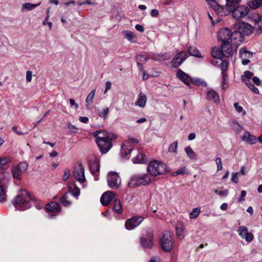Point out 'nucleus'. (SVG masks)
<instances>
[{
	"instance_id": "10",
	"label": "nucleus",
	"mask_w": 262,
	"mask_h": 262,
	"mask_svg": "<svg viewBox=\"0 0 262 262\" xmlns=\"http://www.w3.org/2000/svg\"><path fill=\"white\" fill-rule=\"evenodd\" d=\"M235 28L238 30L243 36L249 35L253 31L252 26L243 21L235 23Z\"/></svg>"
},
{
	"instance_id": "12",
	"label": "nucleus",
	"mask_w": 262,
	"mask_h": 262,
	"mask_svg": "<svg viewBox=\"0 0 262 262\" xmlns=\"http://www.w3.org/2000/svg\"><path fill=\"white\" fill-rule=\"evenodd\" d=\"M143 220V217L138 216H134L132 218L128 219L125 222V228L128 230H133L139 226Z\"/></svg>"
},
{
	"instance_id": "28",
	"label": "nucleus",
	"mask_w": 262,
	"mask_h": 262,
	"mask_svg": "<svg viewBox=\"0 0 262 262\" xmlns=\"http://www.w3.org/2000/svg\"><path fill=\"white\" fill-rule=\"evenodd\" d=\"M206 98L207 99L212 101L215 103H219L220 102L219 95L213 90H210L208 92Z\"/></svg>"
},
{
	"instance_id": "41",
	"label": "nucleus",
	"mask_w": 262,
	"mask_h": 262,
	"mask_svg": "<svg viewBox=\"0 0 262 262\" xmlns=\"http://www.w3.org/2000/svg\"><path fill=\"white\" fill-rule=\"evenodd\" d=\"M40 3H38L37 4H33L29 3L23 4L22 5L21 10L24 11V10H32L35 8L36 7L39 6L40 5Z\"/></svg>"
},
{
	"instance_id": "45",
	"label": "nucleus",
	"mask_w": 262,
	"mask_h": 262,
	"mask_svg": "<svg viewBox=\"0 0 262 262\" xmlns=\"http://www.w3.org/2000/svg\"><path fill=\"white\" fill-rule=\"evenodd\" d=\"M229 65V62L226 60H222L221 63H220V68L222 70L221 74L223 75V74H226V71L228 69Z\"/></svg>"
},
{
	"instance_id": "33",
	"label": "nucleus",
	"mask_w": 262,
	"mask_h": 262,
	"mask_svg": "<svg viewBox=\"0 0 262 262\" xmlns=\"http://www.w3.org/2000/svg\"><path fill=\"white\" fill-rule=\"evenodd\" d=\"M112 204L113 205V209L114 212L118 214H120L122 212V206L120 201L119 199L117 198L115 199Z\"/></svg>"
},
{
	"instance_id": "47",
	"label": "nucleus",
	"mask_w": 262,
	"mask_h": 262,
	"mask_svg": "<svg viewBox=\"0 0 262 262\" xmlns=\"http://www.w3.org/2000/svg\"><path fill=\"white\" fill-rule=\"evenodd\" d=\"M95 94V90H93L87 96L85 102L88 104L92 103Z\"/></svg>"
},
{
	"instance_id": "36",
	"label": "nucleus",
	"mask_w": 262,
	"mask_h": 262,
	"mask_svg": "<svg viewBox=\"0 0 262 262\" xmlns=\"http://www.w3.org/2000/svg\"><path fill=\"white\" fill-rule=\"evenodd\" d=\"M214 10L216 11L218 15L222 16L227 15V13L228 12L226 9V6L225 7H224L222 6L217 5L216 7L214 9Z\"/></svg>"
},
{
	"instance_id": "61",
	"label": "nucleus",
	"mask_w": 262,
	"mask_h": 262,
	"mask_svg": "<svg viewBox=\"0 0 262 262\" xmlns=\"http://www.w3.org/2000/svg\"><path fill=\"white\" fill-rule=\"evenodd\" d=\"M68 126L70 132L72 133H76L78 130V128L71 123H69Z\"/></svg>"
},
{
	"instance_id": "16",
	"label": "nucleus",
	"mask_w": 262,
	"mask_h": 262,
	"mask_svg": "<svg viewBox=\"0 0 262 262\" xmlns=\"http://www.w3.org/2000/svg\"><path fill=\"white\" fill-rule=\"evenodd\" d=\"M116 198L114 192L111 191H107L102 195L100 198V201L103 206H106L110 203H113Z\"/></svg>"
},
{
	"instance_id": "8",
	"label": "nucleus",
	"mask_w": 262,
	"mask_h": 262,
	"mask_svg": "<svg viewBox=\"0 0 262 262\" xmlns=\"http://www.w3.org/2000/svg\"><path fill=\"white\" fill-rule=\"evenodd\" d=\"M73 176L75 179L80 184H83L86 181L84 168L82 164L78 163L75 165L73 171Z\"/></svg>"
},
{
	"instance_id": "2",
	"label": "nucleus",
	"mask_w": 262,
	"mask_h": 262,
	"mask_svg": "<svg viewBox=\"0 0 262 262\" xmlns=\"http://www.w3.org/2000/svg\"><path fill=\"white\" fill-rule=\"evenodd\" d=\"M226 9L229 12L232 13V16L238 19L246 16L249 9L245 6H239L237 7V4L241 0H226Z\"/></svg>"
},
{
	"instance_id": "19",
	"label": "nucleus",
	"mask_w": 262,
	"mask_h": 262,
	"mask_svg": "<svg viewBox=\"0 0 262 262\" xmlns=\"http://www.w3.org/2000/svg\"><path fill=\"white\" fill-rule=\"evenodd\" d=\"M244 36L238 30L234 31L231 32V39L230 41L232 43L235 48H237L238 46L244 40Z\"/></svg>"
},
{
	"instance_id": "63",
	"label": "nucleus",
	"mask_w": 262,
	"mask_h": 262,
	"mask_svg": "<svg viewBox=\"0 0 262 262\" xmlns=\"http://www.w3.org/2000/svg\"><path fill=\"white\" fill-rule=\"evenodd\" d=\"M32 78V72L31 71H27L26 72V81L27 82H31Z\"/></svg>"
},
{
	"instance_id": "17",
	"label": "nucleus",
	"mask_w": 262,
	"mask_h": 262,
	"mask_svg": "<svg viewBox=\"0 0 262 262\" xmlns=\"http://www.w3.org/2000/svg\"><path fill=\"white\" fill-rule=\"evenodd\" d=\"M140 244L143 248H151L154 244L152 233L149 232L143 235L140 238Z\"/></svg>"
},
{
	"instance_id": "46",
	"label": "nucleus",
	"mask_w": 262,
	"mask_h": 262,
	"mask_svg": "<svg viewBox=\"0 0 262 262\" xmlns=\"http://www.w3.org/2000/svg\"><path fill=\"white\" fill-rule=\"evenodd\" d=\"M124 37L130 41H133V39L136 37L135 34L129 31H125L124 32Z\"/></svg>"
},
{
	"instance_id": "42",
	"label": "nucleus",
	"mask_w": 262,
	"mask_h": 262,
	"mask_svg": "<svg viewBox=\"0 0 262 262\" xmlns=\"http://www.w3.org/2000/svg\"><path fill=\"white\" fill-rule=\"evenodd\" d=\"M185 152L186 153L187 156L191 159H195L196 158V155L194 151L192 149L188 146L185 148Z\"/></svg>"
},
{
	"instance_id": "27",
	"label": "nucleus",
	"mask_w": 262,
	"mask_h": 262,
	"mask_svg": "<svg viewBox=\"0 0 262 262\" xmlns=\"http://www.w3.org/2000/svg\"><path fill=\"white\" fill-rule=\"evenodd\" d=\"M147 161L146 156L141 153H138L132 159V161L135 164H144L147 163Z\"/></svg>"
},
{
	"instance_id": "7",
	"label": "nucleus",
	"mask_w": 262,
	"mask_h": 262,
	"mask_svg": "<svg viewBox=\"0 0 262 262\" xmlns=\"http://www.w3.org/2000/svg\"><path fill=\"white\" fill-rule=\"evenodd\" d=\"M138 141L134 138H129L128 140L124 142L121 148V156L123 158L126 157L132 151L133 147Z\"/></svg>"
},
{
	"instance_id": "53",
	"label": "nucleus",
	"mask_w": 262,
	"mask_h": 262,
	"mask_svg": "<svg viewBox=\"0 0 262 262\" xmlns=\"http://www.w3.org/2000/svg\"><path fill=\"white\" fill-rule=\"evenodd\" d=\"M213 191L216 194H218L220 196H226L228 194V190L225 189L222 191L219 190L217 189H214Z\"/></svg>"
},
{
	"instance_id": "22",
	"label": "nucleus",
	"mask_w": 262,
	"mask_h": 262,
	"mask_svg": "<svg viewBox=\"0 0 262 262\" xmlns=\"http://www.w3.org/2000/svg\"><path fill=\"white\" fill-rule=\"evenodd\" d=\"M176 77L186 85L190 88L191 77L188 74L181 69H178L176 73Z\"/></svg>"
},
{
	"instance_id": "24",
	"label": "nucleus",
	"mask_w": 262,
	"mask_h": 262,
	"mask_svg": "<svg viewBox=\"0 0 262 262\" xmlns=\"http://www.w3.org/2000/svg\"><path fill=\"white\" fill-rule=\"evenodd\" d=\"M90 168L92 174L94 177L95 180L97 181L98 180L97 176L100 170V164L99 161L97 160L91 161L90 164Z\"/></svg>"
},
{
	"instance_id": "1",
	"label": "nucleus",
	"mask_w": 262,
	"mask_h": 262,
	"mask_svg": "<svg viewBox=\"0 0 262 262\" xmlns=\"http://www.w3.org/2000/svg\"><path fill=\"white\" fill-rule=\"evenodd\" d=\"M35 200L26 190H21L18 195L13 199V204L16 209L23 211L31 207L32 202H35Z\"/></svg>"
},
{
	"instance_id": "48",
	"label": "nucleus",
	"mask_w": 262,
	"mask_h": 262,
	"mask_svg": "<svg viewBox=\"0 0 262 262\" xmlns=\"http://www.w3.org/2000/svg\"><path fill=\"white\" fill-rule=\"evenodd\" d=\"M201 212V210L199 208H194L189 214L190 219H195L197 217Z\"/></svg>"
},
{
	"instance_id": "29",
	"label": "nucleus",
	"mask_w": 262,
	"mask_h": 262,
	"mask_svg": "<svg viewBox=\"0 0 262 262\" xmlns=\"http://www.w3.org/2000/svg\"><path fill=\"white\" fill-rule=\"evenodd\" d=\"M147 102V97L144 94L140 93L138 96L137 101L135 102V105L140 107L143 108L145 106Z\"/></svg>"
},
{
	"instance_id": "62",
	"label": "nucleus",
	"mask_w": 262,
	"mask_h": 262,
	"mask_svg": "<svg viewBox=\"0 0 262 262\" xmlns=\"http://www.w3.org/2000/svg\"><path fill=\"white\" fill-rule=\"evenodd\" d=\"M253 82L257 85H262V81H261L257 77L255 76L252 78Z\"/></svg>"
},
{
	"instance_id": "52",
	"label": "nucleus",
	"mask_w": 262,
	"mask_h": 262,
	"mask_svg": "<svg viewBox=\"0 0 262 262\" xmlns=\"http://www.w3.org/2000/svg\"><path fill=\"white\" fill-rule=\"evenodd\" d=\"M187 173H188V172L186 170V169H185V168L183 167V168H181L178 169L176 171L173 172L172 176H178L179 174H187Z\"/></svg>"
},
{
	"instance_id": "51",
	"label": "nucleus",
	"mask_w": 262,
	"mask_h": 262,
	"mask_svg": "<svg viewBox=\"0 0 262 262\" xmlns=\"http://www.w3.org/2000/svg\"><path fill=\"white\" fill-rule=\"evenodd\" d=\"M222 88L223 90H226L227 87L228 85L227 83V75L226 74H223L222 75Z\"/></svg>"
},
{
	"instance_id": "15",
	"label": "nucleus",
	"mask_w": 262,
	"mask_h": 262,
	"mask_svg": "<svg viewBox=\"0 0 262 262\" xmlns=\"http://www.w3.org/2000/svg\"><path fill=\"white\" fill-rule=\"evenodd\" d=\"M187 58L185 51H182L176 55L171 61V66L175 68H178Z\"/></svg>"
},
{
	"instance_id": "59",
	"label": "nucleus",
	"mask_w": 262,
	"mask_h": 262,
	"mask_svg": "<svg viewBox=\"0 0 262 262\" xmlns=\"http://www.w3.org/2000/svg\"><path fill=\"white\" fill-rule=\"evenodd\" d=\"M6 200V194L4 188L0 185V202Z\"/></svg>"
},
{
	"instance_id": "26",
	"label": "nucleus",
	"mask_w": 262,
	"mask_h": 262,
	"mask_svg": "<svg viewBox=\"0 0 262 262\" xmlns=\"http://www.w3.org/2000/svg\"><path fill=\"white\" fill-rule=\"evenodd\" d=\"M242 140L250 144H254L256 142V138L255 136L250 134L249 132H246L242 136Z\"/></svg>"
},
{
	"instance_id": "30",
	"label": "nucleus",
	"mask_w": 262,
	"mask_h": 262,
	"mask_svg": "<svg viewBox=\"0 0 262 262\" xmlns=\"http://www.w3.org/2000/svg\"><path fill=\"white\" fill-rule=\"evenodd\" d=\"M176 234L179 239H182L185 237V227L182 224H178L176 227Z\"/></svg>"
},
{
	"instance_id": "64",
	"label": "nucleus",
	"mask_w": 262,
	"mask_h": 262,
	"mask_svg": "<svg viewBox=\"0 0 262 262\" xmlns=\"http://www.w3.org/2000/svg\"><path fill=\"white\" fill-rule=\"evenodd\" d=\"M247 192L245 190H243L241 191V196L238 199L239 202H242L245 200V197L246 196Z\"/></svg>"
},
{
	"instance_id": "4",
	"label": "nucleus",
	"mask_w": 262,
	"mask_h": 262,
	"mask_svg": "<svg viewBox=\"0 0 262 262\" xmlns=\"http://www.w3.org/2000/svg\"><path fill=\"white\" fill-rule=\"evenodd\" d=\"M147 171L150 177H157L165 174L167 172L168 169L164 163L154 160L149 163Z\"/></svg>"
},
{
	"instance_id": "54",
	"label": "nucleus",
	"mask_w": 262,
	"mask_h": 262,
	"mask_svg": "<svg viewBox=\"0 0 262 262\" xmlns=\"http://www.w3.org/2000/svg\"><path fill=\"white\" fill-rule=\"evenodd\" d=\"M137 60L140 62L146 61L149 57L146 54L138 55L136 57Z\"/></svg>"
},
{
	"instance_id": "60",
	"label": "nucleus",
	"mask_w": 262,
	"mask_h": 262,
	"mask_svg": "<svg viewBox=\"0 0 262 262\" xmlns=\"http://www.w3.org/2000/svg\"><path fill=\"white\" fill-rule=\"evenodd\" d=\"M3 178L0 177V182L5 183V180L8 181L10 178L9 174L8 173L4 172L2 173Z\"/></svg>"
},
{
	"instance_id": "35",
	"label": "nucleus",
	"mask_w": 262,
	"mask_h": 262,
	"mask_svg": "<svg viewBox=\"0 0 262 262\" xmlns=\"http://www.w3.org/2000/svg\"><path fill=\"white\" fill-rule=\"evenodd\" d=\"M11 160L9 157H0V169H4L7 168V165L10 163Z\"/></svg>"
},
{
	"instance_id": "34",
	"label": "nucleus",
	"mask_w": 262,
	"mask_h": 262,
	"mask_svg": "<svg viewBox=\"0 0 262 262\" xmlns=\"http://www.w3.org/2000/svg\"><path fill=\"white\" fill-rule=\"evenodd\" d=\"M247 4L251 9H255L262 6V0H251Z\"/></svg>"
},
{
	"instance_id": "21",
	"label": "nucleus",
	"mask_w": 262,
	"mask_h": 262,
	"mask_svg": "<svg viewBox=\"0 0 262 262\" xmlns=\"http://www.w3.org/2000/svg\"><path fill=\"white\" fill-rule=\"evenodd\" d=\"M232 45L230 41L221 42V49L224 57H228L234 54Z\"/></svg>"
},
{
	"instance_id": "31",
	"label": "nucleus",
	"mask_w": 262,
	"mask_h": 262,
	"mask_svg": "<svg viewBox=\"0 0 262 262\" xmlns=\"http://www.w3.org/2000/svg\"><path fill=\"white\" fill-rule=\"evenodd\" d=\"M211 55L213 57L219 59H221L224 56L222 50H220L218 47H214L212 48Z\"/></svg>"
},
{
	"instance_id": "3",
	"label": "nucleus",
	"mask_w": 262,
	"mask_h": 262,
	"mask_svg": "<svg viewBox=\"0 0 262 262\" xmlns=\"http://www.w3.org/2000/svg\"><path fill=\"white\" fill-rule=\"evenodd\" d=\"M152 180L149 174L140 173L132 176L128 182L130 187H135L140 186H147L151 183Z\"/></svg>"
},
{
	"instance_id": "49",
	"label": "nucleus",
	"mask_w": 262,
	"mask_h": 262,
	"mask_svg": "<svg viewBox=\"0 0 262 262\" xmlns=\"http://www.w3.org/2000/svg\"><path fill=\"white\" fill-rule=\"evenodd\" d=\"M178 142L174 141L171 143L168 147V151L170 152H177Z\"/></svg>"
},
{
	"instance_id": "44",
	"label": "nucleus",
	"mask_w": 262,
	"mask_h": 262,
	"mask_svg": "<svg viewBox=\"0 0 262 262\" xmlns=\"http://www.w3.org/2000/svg\"><path fill=\"white\" fill-rule=\"evenodd\" d=\"M109 113V108L108 107H105L102 110H98L97 114L100 117L106 119L107 115Z\"/></svg>"
},
{
	"instance_id": "58",
	"label": "nucleus",
	"mask_w": 262,
	"mask_h": 262,
	"mask_svg": "<svg viewBox=\"0 0 262 262\" xmlns=\"http://www.w3.org/2000/svg\"><path fill=\"white\" fill-rule=\"evenodd\" d=\"M71 175V171L69 169H66L64 171V174L62 176V180L63 181H66L70 177Z\"/></svg>"
},
{
	"instance_id": "40",
	"label": "nucleus",
	"mask_w": 262,
	"mask_h": 262,
	"mask_svg": "<svg viewBox=\"0 0 262 262\" xmlns=\"http://www.w3.org/2000/svg\"><path fill=\"white\" fill-rule=\"evenodd\" d=\"M188 52L191 56H195L199 58H202L201 54L200 53L199 51L194 47H189L188 49Z\"/></svg>"
},
{
	"instance_id": "20",
	"label": "nucleus",
	"mask_w": 262,
	"mask_h": 262,
	"mask_svg": "<svg viewBox=\"0 0 262 262\" xmlns=\"http://www.w3.org/2000/svg\"><path fill=\"white\" fill-rule=\"evenodd\" d=\"M237 232L242 238L245 239L248 242H251L253 239V235L249 232L248 228L244 226H239Z\"/></svg>"
},
{
	"instance_id": "43",
	"label": "nucleus",
	"mask_w": 262,
	"mask_h": 262,
	"mask_svg": "<svg viewBox=\"0 0 262 262\" xmlns=\"http://www.w3.org/2000/svg\"><path fill=\"white\" fill-rule=\"evenodd\" d=\"M231 126L235 132L238 133L243 129V126L235 121H232L231 122Z\"/></svg>"
},
{
	"instance_id": "37",
	"label": "nucleus",
	"mask_w": 262,
	"mask_h": 262,
	"mask_svg": "<svg viewBox=\"0 0 262 262\" xmlns=\"http://www.w3.org/2000/svg\"><path fill=\"white\" fill-rule=\"evenodd\" d=\"M253 73L250 71H246L244 72V75L242 76V81L246 84L251 82L250 78L253 76Z\"/></svg>"
},
{
	"instance_id": "38",
	"label": "nucleus",
	"mask_w": 262,
	"mask_h": 262,
	"mask_svg": "<svg viewBox=\"0 0 262 262\" xmlns=\"http://www.w3.org/2000/svg\"><path fill=\"white\" fill-rule=\"evenodd\" d=\"M69 193L68 192H66L60 199L61 203L65 207H68L71 204V202L69 200Z\"/></svg>"
},
{
	"instance_id": "13",
	"label": "nucleus",
	"mask_w": 262,
	"mask_h": 262,
	"mask_svg": "<svg viewBox=\"0 0 262 262\" xmlns=\"http://www.w3.org/2000/svg\"><path fill=\"white\" fill-rule=\"evenodd\" d=\"M232 31L227 28L221 29L217 35V41L220 42L230 41Z\"/></svg>"
},
{
	"instance_id": "18",
	"label": "nucleus",
	"mask_w": 262,
	"mask_h": 262,
	"mask_svg": "<svg viewBox=\"0 0 262 262\" xmlns=\"http://www.w3.org/2000/svg\"><path fill=\"white\" fill-rule=\"evenodd\" d=\"M252 56V52L247 50L246 48H242L239 50V58L243 65L248 64L250 62V59Z\"/></svg>"
},
{
	"instance_id": "50",
	"label": "nucleus",
	"mask_w": 262,
	"mask_h": 262,
	"mask_svg": "<svg viewBox=\"0 0 262 262\" xmlns=\"http://www.w3.org/2000/svg\"><path fill=\"white\" fill-rule=\"evenodd\" d=\"M207 15L209 19L211 21V25L212 26H215L218 23H219L221 20L220 19H214L213 16H212L209 12H207Z\"/></svg>"
},
{
	"instance_id": "25",
	"label": "nucleus",
	"mask_w": 262,
	"mask_h": 262,
	"mask_svg": "<svg viewBox=\"0 0 262 262\" xmlns=\"http://www.w3.org/2000/svg\"><path fill=\"white\" fill-rule=\"evenodd\" d=\"M250 18L253 21L257 28L262 32V15L257 13L251 14Z\"/></svg>"
},
{
	"instance_id": "5",
	"label": "nucleus",
	"mask_w": 262,
	"mask_h": 262,
	"mask_svg": "<svg viewBox=\"0 0 262 262\" xmlns=\"http://www.w3.org/2000/svg\"><path fill=\"white\" fill-rule=\"evenodd\" d=\"M160 245L161 249L164 252L171 251L173 245L172 233L169 231H164L160 238Z\"/></svg>"
},
{
	"instance_id": "9",
	"label": "nucleus",
	"mask_w": 262,
	"mask_h": 262,
	"mask_svg": "<svg viewBox=\"0 0 262 262\" xmlns=\"http://www.w3.org/2000/svg\"><path fill=\"white\" fill-rule=\"evenodd\" d=\"M107 183L109 187L112 189L119 188L121 184V178L115 172H110L107 175Z\"/></svg>"
},
{
	"instance_id": "11",
	"label": "nucleus",
	"mask_w": 262,
	"mask_h": 262,
	"mask_svg": "<svg viewBox=\"0 0 262 262\" xmlns=\"http://www.w3.org/2000/svg\"><path fill=\"white\" fill-rule=\"evenodd\" d=\"M46 209L49 212L48 217L50 219H52L60 211L59 204L56 202H51L47 204Z\"/></svg>"
},
{
	"instance_id": "55",
	"label": "nucleus",
	"mask_w": 262,
	"mask_h": 262,
	"mask_svg": "<svg viewBox=\"0 0 262 262\" xmlns=\"http://www.w3.org/2000/svg\"><path fill=\"white\" fill-rule=\"evenodd\" d=\"M215 163L217 165V171L222 170L223 168V165L221 159L220 157H217L215 159Z\"/></svg>"
},
{
	"instance_id": "14",
	"label": "nucleus",
	"mask_w": 262,
	"mask_h": 262,
	"mask_svg": "<svg viewBox=\"0 0 262 262\" xmlns=\"http://www.w3.org/2000/svg\"><path fill=\"white\" fill-rule=\"evenodd\" d=\"M112 140L110 139H96V142L98 145V146L99 147L100 151L102 154H106L112 148Z\"/></svg>"
},
{
	"instance_id": "56",
	"label": "nucleus",
	"mask_w": 262,
	"mask_h": 262,
	"mask_svg": "<svg viewBox=\"0 0 262 262\" xmlns=\"http://www.w3.org/2000/svg\"><path fill=\"white\" fill-rule=\"evenodd\" d=\"M246 85L248 86V88L255 94H258L259 93V91L258 89L251 82L246 84Z\"/></svg>"
},
{
	"instance_id": "23",
	"label": "nucleus",
	"mask_w": 262,
	"mask_h": 262,
	"mask_svg": "<svg viewBox=\"0 0 262 262\" xmlns=\"http://www.w3.org/2000/svg\"><path fill=\"white\" fill-rule=\"evenodd\" d=\"M94 136L96 137V139L104 140L110 139L113 140L116 139V136L115 135L108 133L104 130H97L94 133Z\"/></svg>"
},
{
	"instance_id": "32",
	"label": "nucleus",
	"mask_w": 262,
	"mask_h": 262,
	"mask_svg": "<svg viewBox=\"0 0 262 262\" xmlns=\"http://www.w3.org/2000/svg\"><path fill=\"white\" fill-rule=\"evenodd\" d=\"M69 192L74 196L77 198L80 194V189L75 184L69 186Z\"/></svg>"
},
{
	"instance_id": "57",
	"label": "nucleus",
	"mask_w": 262,
	"mask_h": 262,
	"mask_svg": "<svg viewBox=\"0 0 262 262\" xmlns=\"http://www.w3.org/2000/svg\"><path fill=\"white\" fill-rule=\"evenodd\" d=\"M206 2L210 7L214 9L217 5V3L214 0H206Z\"/></svg>"
},
{
	"instance_id": "6",
	"label": "nucleus",
	"mask_w": 262,
	"mask_h": 262,
	"mask_svg": "<svg viewBox=\"0 0 262 262\" xmlns=\"http://www.w3.org/2000/svg\"><path fill=\"white\" fill-rule=\"evenodd\" d=\"M28 165L26 162H20L13 165L11 168V173L14 179L20 180L22 174L27 170Z\"/></svg>"
},
{
	"instance_id": "39",
	"label": "nucleus",
	"mask_w": 262,
	"mask_h": 262,
	"mask_svg": "<svg viewBox=\"0 0 262 262\" xmlns=\"http://www.w3.org/2000/svg\"><path fill=\"white\" fill-rule=\"evenodd\" d=\"M191 83L197 86H203L205 87L207 86V83L204 80L197 77L191 78Z\"/></svg>"
}]
</instances>
